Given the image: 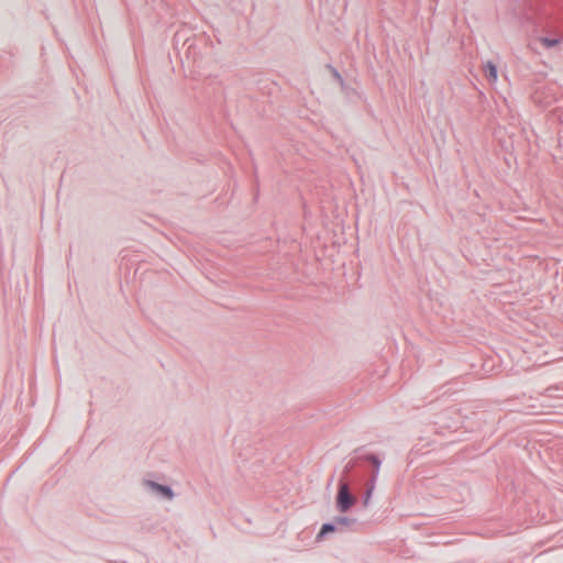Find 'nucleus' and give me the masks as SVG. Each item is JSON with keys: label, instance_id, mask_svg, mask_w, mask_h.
<instances>
[{"label": "nucleus", "instance_id": "nucleus-3", "mask_svg": "<svg viewBox=\"0 0 563 563\" xmlns=\"http://www.w3.org/2000/svg\"><path fill=\"white\" fill-rule=\"evenodd\" d=\"M152 486L159 493L164 494L167 498H172L173 497V492L170 490V488L166 487V486H163V485H158V484H152Z\"/></svg>", "mask_w": 563, "mask_h": 563}, {"label": "nucleus", "instance_id": "nucleus-1", "mask_svg": "<svg viewBox=\"0 0 563 563\" xmlns=\"http://www.w3.org/2000/svg\"><path fill=\"white\" fill-rule=\"evenodd\" d=\"M355 503L356 498L351 495L347 483L341 481L336 495V507L339 511L346 512Z\"/></svg>", "mask_w": 563, "mask_h": 563}, {"label": "nucleus", "instance_id": "nucleus-4", "mask_svg": "<svg viewBox=\"0 0 563 563\" xmlns=\"http://www.w3.org/2000/svg\"><path fill=\"white\" fill-rule=\"evenodd\" d=\"M539 41L545 47H552V46H556L559 44V40H555V38L540 37Z\"/></svg>", "mask_w": 563, "mask_h": 563}, {"label": "nucleus", "instance_id": "nucleus-2", "mask_svg": "<svg viewBox=\"0 0 563 563\" xmlns=\"http://www.w3.org/2000/svg\"><path fill=\"white\" fill-rule=\"evenodd\" d=\"M485 70L487 73L488 78L495 82L498 77L496 66L493 63L488 62L485 66Z\"/></svg>", "mask_w": 563, "mask_h": 563}, {"label": "nucleus", "instance_id": "nucleus-6", "mask_svg": "<svg viewBox=\"0 0 563 563\" xmlns=\"http://www.w3.org/2000/svg\"><path fill=\"white\" fill-rule=\"evenodd\" d=\"M338 522H339V523H342V525H346V523L349 522V519H346V518H340V519H338Z\"/></svg>", "mask_w": 563, "mask_h": 563}, {"label": "nucleus", "instance_id": "nucleus-5", "mask_svg": "<svg viewBox=\"0 0 563 563\" xmlns=\"http://www.w3.org/2000/svg\"><path fill=\"white\" fill-rule=\"evenodd\" d=\"M334 531V526L330 525V523H325L322 526L320 532H319V536L318 538H321L323 534L328 533V532H332Z\"/></svg>", "mask_w": 563, "mask_h": 563}]
</instances>
